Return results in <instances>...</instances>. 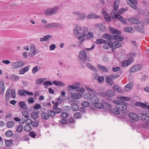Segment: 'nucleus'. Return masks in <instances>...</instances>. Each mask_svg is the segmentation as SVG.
<instances>
[{
	"instance_id": "27",
	"label": "nucleus",
	"mask_w": 149,
	"mask_h": 149,
	"mask_svg": "<svg viewBox=\"0 0 149 149\" xmlns=\"http://www.w3.org/2000/svg\"><path fill=\"white\" fill-rule=\"evenodd\" d=\"M106 95L108 97H112L115 95V93L113 91L111 90H109L106 92Z\"/></svg>"
},
{
	"instance_id": "49",
	"label": "nucleus",
	"mask_w": 149,
	"mask_h": 149,
	"mask_svg": "<svg viewBox=\"0 0 149 149\" xmlns=\"http://www.w3.org/2000/svg\"><path fill=\"white\" fill-rule=\"evenodd\" d=\"M6 145L7 146H10L13 143V140H5Z\"/></svg>"
},
{
	"instance_id": "19",
	"label": "nucleus",
	"mask_w": 149,
	"mask_h": 149,
	"mask_svg": "<svg viewBox=\"0 0 149 149\" xmlns=\"http://www.w3.org/2000/svg\"><path fill=\"white\" fill-rule=\"evenodd\" d=\"M39 112H32L30 115L31 117L33 119L36 120L39 117Z\"/></svg>"
},
{
	"instance_id": "48",
	"label": "nucleus",
	"mask_w": 149,
	"mask_h": 149,
	"mask_svg": "<svg viewBox=\"0 0 149 149\" xmlns=\"http://www.w3.org/2000/svg\"><path fill=\"white\" fill-rule=\"evenodd\" d=\"M31 127L30 125H25L24 126V129L26 132H29L31 130Z\"/></svg>"
},
{
	"instance_id": "24",
	"label": "nucleus",
	"mask_w": 149,
	"mask_h": 149,
	"mask_svg": "<svg viewBox=\"0 0 149 149\" xmlns=\"http://www.w3.org/2000/svg\"><path fill=\"white\" fill-rule=\"evenodd\" d=\"M71 108L74 111H77L79 109L78 106L74 102H72L71 104Z\"/></svg>"
},
{
	"instance_id": "25",
	"label": "nucleus",
	"mask_w": 149,
	"mask_h": 149,
	"mask_svg": "<svg viewBox=\"0 0 149 149\" xmlns=\"http://www.w3.org/2000/svg\"><path fill=\"white\" fill-rule=\"evenodd\" d=\"M100 17L93 13H90L87 17V19L98 18Z\"/></svg>"
},
{
	"instance_id": "35",
	"label": "nucleus",
	"mask_w": 149,
	"mask_h": 149,
	"mask_svg": "<svg viewBox=\"0 0 149 149\" xmlns=\"http://www.w3.org/2000/svg\"><path fill=\"white\" fill-rule=\"evenodd\" d=\"M29 69V68L28 67H24L21 69L19 71V73L21 74H24L26 72H27Z\"/></svg>"
},
{
	"instance_id": "7",
	"label": "nucleus",
	"mask_w": 149,
	"mask_h": 149,
	"mask_svg": "<svg viewBox=\"0 0 149 149\" xmlns=\"http://www.w3.org/2000/svg\"><path fill=\"white\" fill-rule=\"evenodd\" d=\"M118 77L119 76L118 75L111 74L106 77V82L110 85L112 86L114 84L113 80Z\"/></svg>"
},
{
	"instance_id": "3",
	"label": "nucleus",
	"mask_w": 149,
	"mask_h": 149,
	"mask_svg": "<svg viewBox=\"0 0 149 149\" xmlns=\"http://www.w3.org/2000/svg\"><path fill=\"white\" fill-rule=\"evenodd\" d=\"M136 55V54L134 52L130 53L128 54L127 55V57L128 59L122 62V66L126 67L132 63L134 61V57Z\"/></svg>"
},
{
	"instance_id": "45",
	"label": "nucleus",
	"mask_w": 149,
	"mask_h": 149,
	"mask_svg": "<svg viewBox=\"0 0 149 149\" xmlns=\"http://www.w3.org/2000/svg\"><path fill=\"white\" fill-rule=\"evenodd\" d=\"M102 13L104 16V19H111L109 15L105 10L102 11Z\"/></svg>"
},
{
	"instance_id": "20",
	"label": "nucleus",
	"mask_w": 149,
	"mask_h": 149,
	"mask_svg": "<svg viewBox=\"0 0 149 149\" xmlns=\"http://www.w3.org/2000/svg\"><path fill=\"white\" fill-rule=\"evenodd\" d=\"M12 90H13V89H12L11 90L10 89H8L7 90L5 94V99L6 101L8 102L10 100L9 97H10V92L11 91H12Z\"/></svg>"
},
{
	"instance_id": "8",
	"label": "nucleus",
	"mask_w": 149,
	"mask_h": 149,
	"mask_svg": "<svg viewBox=\"0 0 149 149\" xmlns=\"http://www.w3.org/2000/svg\"><path fill=\"white\" fill-rule=\"evenodd\" d=\"M24 64L23 61H20L12 63V65L13 69H17L22 67Z\"/></svg>"
},
{
	"instance_id": "6",
	"label": "nucleus",
	"mask_w": 149,
	"mask_h": 149,
	"mask_svg": "<svg viewBox=\"0 0 149 149\" xmlns=\"http://www.w3.org/2000/svg\"><path fill=\"white\" fill-rule=\"evenodd\" d=\"M60 8V7L56 6L53 8H48L45 10V13L48 16L52 15L55 14Z\"/></svg>"
},
{
	"instance_id": "60",
	"label": "nucleus",
	"mask_w": 149,
	"mask_h": 149,
	"mask_svg": "<svg viewBox=\"0 0 149 149\" xmlns=\"http://www.w3.org/2000/svg\"><path fill=\"white\" fill-rule=\"evenodd\" d=\"M18 92L19 95L23 96H26L24 92L21 89L19 90Z\"/></svg>"
},
{
	"instance_id": "47",
	"label": "nucleus",
	"mask_w": 149,
	"mask_h": 149,
	"mask_svg": "<svg viewBox=\"0 0 149 149\" xmlns=\"http://www.w3.org/2000/svg\"><path fill=\"white\" fill-rule=\"evenodd\" d=\"M23 125H19L17 126L16 129V131L18 132H20L22 131L23 130Z\"/></svg>"
},
{
	"instance_id": "30",
	"label": "nucleus",
	"mask_w": 149,
	"mask_h": 149,
	"mask_svg": "<svg viewBox=\"0 0 149 149\" xmlns=\"http://www.w3.org/2000/svg\"><path fill=\"white\" fill-rule=\"evenodd\" d=\"M41 118L45 120H47L49 118L48 113L46 112L42 113L41 114Z\"/></svg>"
},
{
	"instance_id": "2",
	"label": "nucleus",
	"mask_w": 149,
	"mask_h": 149,
	"mask_svg": "<svg viewBox=\"0 0 149 149\" xmlns=\"http://www.w3.org/2000/svg\"><path fill=\"white\" fill-rule=\"evenodd\" d=\"M122 46V44L118 41H114L112 42L111 41H109L107 44L104 45L103 47L104 49H108L109 46L111 48L112 52H114L115 49L121 47Z\"/></svg>"
},
{
	"instance_id": "17",
	"label": "nucleus",
	"mask_w": 149,
	"mask_h": 149,
	"mask_svg": "<svg viewBox=\"0 0 149 149\" xmlns=\"http://www.w3.org/2000/svg\"><path fill=\"white\" fill-rule=\"evenodd\" d=\"M99 101L98 98L95 96H92L91 97L90 99V102L94 105H95V104L97 102H98V101Z\"/></svg>"
},
{
	"instance_id": "23",
	"label": "nucleus",
	"mask_w": 149,
	"mask_h": 149,
	"mask_svg": "<svg viewBox=\"0 0 149 149\" xmlns=\"http://www.w3.org/2000/svg\"><path fill=\"white\" fill-rule=\"evenodd\" d=\"M145 113H142L139 114V116L141 117L140 119L143 121H147L149 120V118L148 117Z\"/></svg>"
},
{
	"instance_id": "39",
	"label": "nucleus",
	"mask_w": 149,
	"mask_h": 149,
	"mask_svg": "<svg viewBox=\"0 0 149 149\" xmlns=\"http://www.w3.org/2000/svg\"><path fill=\"white\" fill-rule=\"evenodd\" d=\"M94 106L95 107L99 109H102L104 107V104L101 103L99 102V101H98V102L95 104Z\"/></svg>"
},
{
	"instance_id": "26",
	"label": "nucleus",
	"mask_w": 149,
	"mask_h": 149,
	"mask_svg": "<svg viewBox=\"0 0 149 149\" xmlns=\"http://www.w3.org/2000/svg\"><path fill=\"white\" fill-rule=\"evenodd\" d=\"M114 40H117V41H118L120 42V41H121L123 40L124 38L120 35H114L113 36Z\"/></svg>"
},
{
	"instance_id": "21",
	"label": "nucleus",
	"mask_w": 149,
	"mask_h": 149,
	"mask_svg": "<svg viewBox=\"0 0 149 149\" xmlns=\"http://www.w3.org/2000/svg\"><path fill=\"white\" fill-rule=\"evenodd\" d=\"M124 30L126 32L131 33H133L134 31V29L131 26H127L125 27Z\"/></svg>"
},
{
	"instance_id": "52",
	"label": "nucleus",
	"mask_w": 149,
	"mask_h": 149,
	"mask_svg": "<svg viewBox=\"0 0 149 149\" xmlns=\"http://www.w3.org/2000/svg\"><path fill=\"white\" fill-rule=\"evenodd\" d=\"M86 37L87 39H91L93 38V33L91 32H89L86 35Z\"/></svg>"
},
{
	"instance_id": "64",
	"label": "nucleus",
	"mask_w": 149,
	"mask_h": 149,
	"mask_svg": "<svg viewBox=\"0 0 149 149\" xmlns=\"http://www.w3.org/2000/svg\"><path fill=\"white\" fill-rule=\"evenodd\" d=\"M38 71V66H35L34 67L32 70V72L33 74H35L36 73V72Z\"/></svg>"
},
{
	"instance_id": "22",
	"label": "nucleus",
	"mask_w": 149,
	"mask_h": 149,
	"mask_svg": "<svg viewBox=\"0 0 149 149\" xmlns=\"http://www.w3.org/2000/svg\"><path fill=\"white\" fill-rule=\"evenodd\" d=\"M71 97L74 99H79L82 97V95L79 93H71Z\"/></svg>"
},
{
	"instance_id": "53",
	"label": "nucleus",
	"mask_w": 149,
	"mask_h": 149,
	"mask_svg": "<svg viewBox=\"0 0 149 149\" xmlns=\"http://www.w3.org/2000/svg\"><path fill=\"white\" fill-rule=\"evenodd\" d=\"M81 105L84 107H87L89 106V104L87 101H84L81 103Z\"/></svg>"
},
{
	"instance_id": "31",
	"label": "nucleus",
	"mask_w": 149,
	"mask_h": 149,
	"mask_svg": "<svg viewBox=\"0 0 149 149\" xmlns=\"http://www.w3.org/2000/svg\"><path fill=\"white\" fill-rule=\"evenodd\" d=\"M81 28L79 26H77L74 29V34L76 35H78L80 31H81Z\"/></svg>"
},
{
	"instance_id": "5",
	"label": "nucleus",
	"mask_w": 149,
	"mask_h": 149,
	"mask_svg": "<svg viewBox=\"0 0 149 149\" xmlns=\"http://www.w3.org/2000/svg\"><path fill=\"white\" fill-rule=\"evenodd\" d=\"M127 10V9H125L123 8H122L116 13L114 10H113L111 13V15L112 17V19H113V18H115V19H124L120 15Z\"/></svg>"
},
{
	"instance_id": "46",
	"label": "nucleus",
	"mask_w": 149,
	"mask_h": 149,
	"mask_svg": "<svg viewBox=\"0 0 149 149\" xmlns=\"http://www.w3.org/2000/svg\"><path fill=\"white\" fill-rule=\"evenodd\" d=\"M84 97L86 100H88L90 98L91 99V95L88 93H85L83 96Z\"/></svg>"
},
{
	"instance_id": "12",
	"label": "nucleus",
	"mask_w": 149,
	"mask_h": 149,
	"mask_svg": "<svg viewBox=\"0 0 149 149\" xmlns=\"http://www.w3.org/2000/svg\"><path fill=\"white\" fill-rule=\"evenodd\" d=\"M94 26L96 27L99 28L100 30L103 32H105L107 30V28L101 24H96Z\"/></svg>"
},
{
	"instance_id": "18",
	"label": "nucleus",
	"mask_w": 149,
	"mask_h": 149,
	"mask_svg": "<svg viewBox=\"0 0 149 149\" xmlns=\"http://www.w3.org/2000/svg\"><path fill=\"white\" fill-rule=\"evenodd\" d=\"M128 20V21L132 24H139L141 23V21L139 19H127Z\"/></svg>"
},
{
	"instance_id": "16",
	"label": "nucleus",
	"mask_w": 149,
	"mask_h": 149,
	"mask_svg": "<svg viewBox=\"0 0 149 149\" xmlns=\"http://www.w3.org/2000/svg\"><path fill=\"white\" fill-rule=\"evenodd\" d=\"M102 37L104 39H107L110 40H114L113 36L112 37L111 35L108 33H104L102 36Z\"/></svg>"
},
{
	"instance_id": "13",
	"label": "nucleus",
	"mask_w": 149,
	"mask_h": 149,
	"mask_svg": "<svg viewBox=\"0 0 149 149\" xmlns=\"http://www.w3.org/2000/svg\"><path fill=\"white\" fill-rule=\"evenodd\" d=\"M60 26V24L56 23H51L46 24L45 27L48 28H58Z\"/></svg>"
},
{
	"instance_id": "57",
	"label": "nucleus",
	"mask_w": 149,
	"mask_h": 149,
	"mask_svg": "<svg viewBox=\"0 0 149 149\" xmlns=\"http://www.w3.org/2000/svg\"><path fill=\"white\" fill-rule=\"evenodd\" d=\"M65 118H63V119H62L61 120H59V123H61L62 124H65L67 123V121Z\"/></svg>"
},
{
	"instance_id": "41",
	"label": "nucleus",
	"mask_w": 149,
	"mask_h": 149,
	"mask_svg": "<svg viewBox=\"0 0 149 149\" xmlns=\"http://www.w3.org/2000/svg\"><path fill=\"white\" fill-rule=\"evenodd\" d=\"M13 135V132L12 131L10 130H8L5 133L6 136L8 137H12Z\"/></svg>"
},
{
	"instance_id": "43",
	"label": "nucleus",
	"mask_w": 149,
	"mask_h": 149,
	"mask_svg": "<svg viewBox=\"0 0 149 149\" xmlns=\"http://www.w3.org/2000/svg\"><path fill=\"white\" fill-rule=\"evenodd\" d=\"M98 66L100 70L103 72H108V69L105 67L100 65H99Z\"/></svg>"
},
{
	"instance_id": "34",
	"label": "nucleus",
	"mask_w": 149,
	"mask_h": 149,
	"mask_svg": "<svg viewBox=\"0 0 149 149\" xmlns=\"http://www.w3.org/2000/svg\"><path fill=\"white\" fill-rule=\"evenodd\" d=\"M113 89L114 91L117 92L121 93L122 92V89L118 86H114L113 87Z\"/></svg>"
},
{
	"instance_id": "40",
	"label": "nucleus",
	"mask_w": 149,
	"mask_h": 149,
	"mask_svg": "<svg viewBox=\"0 0 149 149\" xmlns=\"http://www.w3.org/2000/svg\"><path fill=\"white\" fill-rule=\"evenodd\" d=\"M86 66L88 67L91 70L93 71H97V69H96L94 66L92 65L90 63H88L86 64Z\"/></svg>"
},
{
	"instance_id": "61",
	"label": "nucleus",
	"mask_w": 149,
	"mask_h": 149,
	"mask_svg": "<svg viewBox=\"0 0 149 149\" xmlns=\"http://www.w3.org/2000/svg\"><path fill=\"white\" fill-rule=\"evenodd\" d=\"M36 52V49L33 50L32 52H30L29 54V55L30 56L32 57L35 55Z\"/></svg>"
},
{
	"instance_id": "33",
	"label": "nucleus",
	"mask_w": 149,
	"mask_h": 149,
	"mask_svg": "<svg viewBox=\"0 0 149 149\" xmlns=\"http://www.w3.org/2000/svg\"><path fill=\"white\" fill-rule=\"evenodd\" d=\"M119 3V0L118 1H116V0H115L113 5V10L115 11H116L118 9Z\"/></svg>"
},
{
	"instance_id": "58",
	"label": "nucleus",
	"mask_w": 149,
	"mask_h": 149,
	"mask_svg": "<svg viewBox=\"0 0 149 149\" xmlns=\"http://www.w3.org/2000/svg\"><path fill=\"white\" fill-rule=\"evenodd\" d=\"M61 116L63 118H67L68 116V114L65 112H63L61 114Z\"/></svg>"
},
{
	"instance_id": "38",
	"label": "nucleus",
	"mask_w": 149,
	"mask_h": 149,
	"mask_svg": "<svg viewBox=\"0 0 149 149\" xmlns=\"http://www.w3.org/2000/svg\"><path fill=\"white\" fill-rule=\"evenodd\" d=\"M22 116L25 118L29 117V112L26 111L24 110L22 112Z\"/></svg>"
},
{
	"instance_id": "54",
	"label": "nucleus",
	"mask_w": 149,
	"mask_h": 149,
	"mask_svg": "<svg viewBox=\"0 0 149 149\" xmlns=\"http://www.w3.org/2000/svg\"><path fill=\"white\" fill-rule=\"evenodd\" d=\"M118 20L120 21L121 22L124 24H129L128 21V20H127V19H118Z\"/></svg>"
},
{
	"instance_id": "11",
	"label": "nucleus",
	"mask_w": 149,
	"mask_h": 149,
	"mask_svg": "<svg viewBox=\"0 0 149 149\" xmlns=\"http://www.w3.org/2000/svg\"><path fill=\"white\" fill-rule=\"evenodd\" d=\"M72 13L78 15L80 18V19H84L86 17V15L85 13H80L79 11H73Z\"/></svg>"
},
{
	"instance_id": "15",
	"label": "nucleus",
	"mask_w": 149,
	"mask_h": 149,
	"mask_svg": "<svg viewBox=\"0 0 149 149\" xmlns=\"http://www.w3.org/2000/svg\"><path fill=\"white\" fill-rule=\"evenodd\" d=\"M109 30L112 33L117 34L118 35H120L121 34V32L118 30L112 27H109Z\"/></svg>"
},
{
	"instance_id": "59",
	"label": "nucleus",
	"mask_w": 149,
	"mask_h": 149,
	"mask_svg": "<svg viewBox=\"0 0 149 149\" xmlns=\"http://www.w3.org/2000/svg\"><path fill=\"white\" fill-rule=\"evenodd\" d=\"M68 88V90L70 92L72 90H76L75 86L72 85H69Z\"/></svg>"
},
{
	"instance_id": "1",
	"label": "nucleus",
	"mask_w": 149,
	"mask_h": 149,
	"mask_svg": "<svg viewBox=\"0 0 149 149\" xmlns=\"http://www.w3.org/2000/svg\"><path fill=\"white\" fill-rule=\"evenodd\" d=\"M128 104L125 102H121L118 104H116V107L114 108L113 111L116 114L118 115L120 114V111H124L127 109V106ZM124 112L122 113H123Z\"/></svg>"
},
{
	"instance_id": "28",
	"label": "nucleus",
	"mask_w": 149,
	"mask_h": 149,
	"mask_svg": "<svg viewBox=\"0 0 149 149\" xmlns=\"http://www.w3.org/2000/svg\"><path fill=\"white\" fill-rule=\"evenodd\" d=\"M19 105L21 108L23 110H26L27 109V107L24 102L22 101L19 102Z\"/></svg>"
},
{
	"instance_id": "51",
	"label": "nucleus",
	"mask_w": 149,
	"mask_h": 149,
	"mask_svg": "<svg viewBox=\"0 0 149 149\" xmlns=\"http://www.w3.org/2000/svg\"><path fill=\"white\" fill-rule=\"evenodd\" d=\"M86 88L88 91L92 92L94 95H96V93L95 91L93 89L90 88L89 86H86Z\"/></svg>"
},
{
	"instance_id": "50",
	"label": "nucleus",
	"mask_w": 149,
	"mask_h": 149,
	"mask_svg": "<svg viewBox=\"0 0 149 149\" xmlns=\"http://www.w3.org/2000/svg\"><path fill=\"white\" fill-rule=\"evenodd\" d=\"M25 122L27 125H30L32 124L33 123V121L30 118L27 119L25 120Z\"/></svg>"
},
{
	"instance_id": "36",
	"label": "nucleus",
	"mask_w": 149,
	"mask_h": 149,
	"mask_svg": "<svg viewBox=\"0 0 149 149\" xmlns=\"http://www.w3.org/2000/svg\"><path fill=\"white\" fill-rule=\"evenodd\" d=\"M47 113L49 118V117H54L56 115L55 112L51 110H49L47 111Z\"/></svg>"
},
{
	"instance_id": "63",
	"label": "nucleus",
	"mask_w": 149,
	"mask_h": 149,
	"mask_svg": "<svg viewBox=\"0 0 149 149\" xmlns=\"http://www.w3.org/2000/svg\"><path fill=\"white\" fill-rule=\"evenodd\" d=\"M29 135L33 138H35L36 136V133L33 132H30Z\"/></svg>"
},
{
	"instance_id": "62",
	"label": "nucleus",
	"mask_w": 149,
	"mask_h": 149,
	"mask_svg": "<svg viewBox=\"0 0 149 149\" xmlns=\"http://www.w3.org/2000/svg\"><path fill=\"white\" fill-rule=\"evenodd\" d=\"M120 99L123 100L128 101L130 100V98L127 97H120Z\"/></svg>"
},
{
	"instance_id": "42",
	"label": "nucleus",
	"mask_w": 149,
	"mask_h": 149,
	"mask_svg": "<svg viewBox=\"0 0 149 149\" xmlns=\"http://www.w3.org/2000/svg\"><path fill=\"white\" fill-rule=\"evenodd\" d=\"M142 27H141L139 26H137L136 28V29L137 31L141 33H144V30L143 28L144 26L143 25H142Z\"/></svg>"
},
{
	"instance_id": "55",
	"label": "nucleus",
	"mask_w": 149,
	"mask_h": 149,
	"mask_svg": "<svg viewBox=\"0 0 149 149\" xmlns=\"http://www.w3.org/2000/svg\"><path fill=\"white\" fill-rule=\"evenodd\" d=\"M39 125V122L38 121L35 120L33 122L32 124V126L33 127H36L38 126Z\"/></svg>"
},
{
	"instance_id": "10",
	"label": "nucleus",
	"mask_w": 149,
	"mask_h": 149,
	"mask_svg": "<svg viewBox=\"0 0 149 149\" xmlns=\"http://www.w3.org/2000/svg\"><path fill=\"white\" fill-rule=\"evenodd\" d=\"M129 116L132 122H133L135 120H139V117L137 114L133 113H129Z\"/></svg>"
},
{
	"instance_id": "32",
	"label": "nucleus",
	"mask_w": 149,
	"mask_h": 149,
	"mask_svg": "<svg viewBox=\"0 0 149 149\" xmlns=\"http://www.w3.org/2000/svg\"><path fill=\"white\" fill-rule=\"evenodd\" d=\"M107 41L101 38L97 39L95 43L97 44H101L105 43Z\"/></svg>"
},
{
	"instance_id": "37",
	"label": "nucleus",
	"mask_w": 149,
	"mask_h": 149,
	"mask_svg": "<svg viewBox=\"0 0 149 149\" xmlns=\"http://www.w3.org/2000/svg\"><path fill=\"white\" fill-rule=\"evenodd\" d=\"M15 125V123L13 121H9L6 123V126L8 128H11Z\"/></svg>"
},
{
	"instance_id": "9",
	"label": "nucleus",
	"mask_w": 149,
	"mask_h": 149,
	"mask_svg": "<svg viewBox=\"0 0 149 149\" xmlns=\"http://www.w3.org/2000/svg\"><path fill=\"white\" fill-rule=\"evenodd\" d=\"M142 67V65L136 64L130 68L129 71L131 72H134L141 69Z\"/></svg>"
},
{
	"instance_id": "4",
	"label": "nucleus",
	"mask_w": 149,
	"mask_h": 149,
	"mask_svg": "<svg viewBox=\"0 0 149 149\" xmlns=\"http://www.w3.org/2000/svg\"><path fill=\"white\" fill-rule=\"evenodd\" d=\"M85 51L84 49L80 51L78 57V61L81 65L84 64L87 59V55L85 52Z\"/></svg>"
},
{
	"instance_id": "44",
	"label": "nucleus",
	"mask_w": 149,
	"mask_h": 149,
	"mask_svg": "<svg viewBox=\"0 0 149 149\" xmlns=\"http://www.w3.org/2000/svg\"><path fill=\"white\" fill-rule=\"evenodd\" d=\"M74 117L77 119H79L81 118L82 114L81 113L77 112L74 114Z\"/></svg>"
},
{
	"instance_id": "29",
	"label": "nucleus",
	"mask_w": 149,
	"mask_h": 149,
	"mask_svg": "<svg viewBox=\"0 0 149 149\" xmlns=\"http://www.w3.org/2000/svg\"><path fill=\"white\" fill-rule=\"evenodd\" d=\"M9 79L14 82L17 81L19 79V77L16 75H12L9 78Z\"/></svg>"
},
{
	"instance_id": "14",
	"label": "nucleus",
	"mask_w": 149,
	"mask_h": 149,
	"mask_svg": "<svg viewBox=\"0 0 149 149\" xmlns=\"http://www.w3.org/2000/svg\"><path fill=\"white\" fill-rule=\"evenodd\" d=\"M133 84V83L132 82L129 83L125 86L124 87L125 91H130L132 88Z\"/></svg>"
},
{
	"instance_id": "56",
	"label": "nucleus",
	"mask_w": 149,
	"mask_h": 149,
	"mask_svg": "<svg viewBox=\"0 0 149 149\" xmlns=\"http://www.w3.org/2000/svg\"><path fill=\"white\" fill-rule=\"evenodd\" d=\"M44 80L45 79L43 78H40L36 80V84H40L43 82Z\"/></svg>"
}]
</instances>
